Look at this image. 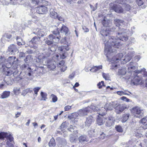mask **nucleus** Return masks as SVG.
Wrapping results in <instances>:
<instances>
[{"instance_id": "nucleus-1", "label": "nucleus", "mask_w": 147, "mask_h": 147, "mask_svg": "<svg viewBox=\"0 0 147 147\" xmlns=\"http://www.w3.org/2000/svg\"><path fill=\"white\" fill-rule=\"evenodd\" d=\"M114 22L116 26L117 27V29H118V32L116 33L117 38L114 36H110L109 41L111 45L118 47L120 44L121 40L125 41L127 40L128 38L126 34L125 30L124 28L119 27L122 26L124 21L122 20L116 19L114 20Z\"/></svg>"}, {"instance_id": "nucleus-2", "label": "nucleus", "mask_w": 147, "mask_h": 147, "mask_svg": "<svg viewBox=\"0 0 147 147\" xmlns=\"http://www.w3.org/2000/svg\"><path fill=\"white\" fill-rule=\"evenodd\" d=\"M100 33L102 36H105L106 37L105 38V39H103L105 45V54L106 55L108 59H110V56L111 54L115 52V51H116V49H118L119 48L120 44L118 46V47H114L113 45H110V42L109 41V38L110 36H113L109 35V31L107 29L101 30Z\"/></svg>"}, {"instance_id": "nucleus-3", "label": "nucleus", "mask_w": 147, "mask_h": 147, "mask_svg": "<svg viewBox=\"0 0 147 147\" xmlns=\"http://www.w3.org/2000/svg\"><path fill=\"white\" fill-rule=\"evenodd\" d=\"M60 42L64 45H66L65 46H61L58 48V50L60 51L61 53H62V55L61 56L62 58L64 59L66 57L65 55L66 51H68L69 49V46L70 43L67 41V40L65 38H62Z\"/></svg>"}, {"instance_id": "nucleus-4", "label": "nucleus", "mask_w": 147, "mask_h": 147, "mask_svg": "<svg viewBox=\"0 0 147 147\" xmlns=\"http://www.w3.org/2000/svg\"><path fill=\"white\" fill-rule=\"evenodd\" d=\"M59 40V38L58 36L52 34L49 35L47 39L44 40L46 44L53 47L55 45L54 43L58 42Z\"/></svg>"}, {"instance_id": "nucleus-5", "label": "nucleus", "mask_w": 147, "mask_h": 147, "mask_svg": "<svg viewBox=\"0 0 147 147\" xmlns=\"http://www.w3.org/2000/svg\"><path fill=\"white\" fill-rule=\"evenodd\" d=\"M128 106L125 104H119L117 103V105L115 107V111L117 114H120L125 109L128 108Z\"/></svg>"}, {"instance_id": "nucleus-6", "label": "nucleus", "mask_w": 147, "mask_h": 147, "mask_svg": "<svg viewBox=\"0 0 147 147\" xmlns=\"http://www.w3.org/2000/svg\"><path fill=\"white\" fill-rule=\"evenodd\" d=\"M132 112L134 116L136 117L140 118L142 117L143 113L142 110L140 108L138 107H134L132 110Z\"/></svg>"}, {"instance_id": "nucleus-7", "label": "nucleus", "mask_w": 147, "mask_h": 147, "mask_svg": "<svg viewBox=\"0 0 147 147\" xmlns=\"http://www.w3.org/2000/svg\"><path fill=\"white\" fill-rule=\"evenodd\" d=\"M140 71H138V72L136 71L133 72V74H135L134 78L131 79L132 82L134 85H138L140 83V81L141 80V77L137 75V73H140Z\"/></svg>"}, {"instance_id": "nucleus-8", "label": "nucleus", "mask_w": 147, "mask_h": 147, "mask_svg": "<svg viewBox=\"0 0 147 147\" xmlns=\"http://www.w3.org/2000/svg\"><path fill=\"white\" fill-rule=\"evenodd\" d=\"M34 10L36 11V13L40 14H44L48 11V8L45 6H41L35 8Z\"/></svg>"}, {"instance_id": "nucleus-9", "label": "nucleus", "mask_w": 147, "mask_h": 147, "mask_svg": "<svg viewBox=\"0 0 147 147\" xmlns=\"http://www.w3.org/2000/svg\"><path fill=\"white\" fill-rule=\"evenodd\" d=\"M57 49V46L55 45L54 47H51V48H49L45 52V56L43 57V58L44 59L45 57H49L51 55V53L56 51Z\"/></svg>"}, {"instance_id": "nucleus-10", "label": "nucleus", "mask_w": 147, "mask_h": 147, "mask_svg": "<svg viewBox=\"0 0 147 147\" xmlns=\"http://www.w3.org/2000/svg\"><path fill=\"white\" fill-rule=\"evenodd\" d=\"M134 51L129 52L127 55L125 56V58L122 59L123 61H121V62L123 64H124L129 61L131 59L132 57L134 55Z\"/></svg>"}, {"instance_id": "nucleus-11", "label": "nucleus", "mask_w": 147, "mask_h": 147, "mask_svg": "<svg viewBox=\"0 0 147 147\" xmlns=\"http://www.w3.org/2000/svg\"><path fill=\"white\" fill-rule=\"evenodd\" d=\"M18 51V49L16 46L14 44H12L9 47L7 53L9 54L13 55Z\"/></svg>"}, {"instance_id": "nucleus-12", "label": "nucleus", "mask_w": 147, "mask_h": 147, "mask_svg": "<svg viewBox=\"0 0 147 147\" xmlns=\"http://www.w3.org/2000/svg\"><path fill=\"white\" fill-rule=\"evenodd\" d=\"M4 138L7 139L11 142L13 141V138L11 134L8 135L7 133L3 132L0 133V139H3Z\"/></svg>"}, {"instance_id": "nucleus-13", "label": "nucleus", "mask_w": 147, "mask_h": 147, "mask_svg": "<svg viewBox=\"0 0 147 147\" xmlns=\"http://www.w3.org/2000/svg\"><path fill=\"white\" fill-rule=\"evenodd\" d=\"M59 28L61 27L59 30L60 32L63 34L67 35V34L69 32L68 28L61 23L59 24Z\"/></svg>"}, {"instance_id": "nucleus-14", "label": "nucleus", "mask_w": 147, "mask_h": 147, "mask_svg": "<svg viewBox=\"0 0 147 147\" xmlns=\"http://www.w3.org/2000/svg\"><path fill=\"white\" fill-rule=\"evenodd\" d=\"M16 59L15 57H9L8 58L7 60H6L5 64L6 68H10L12 65L13 61Z\"/></svg>"}, {"instance_id": "nucleus-15", "label": "nucleus", "mask_w": 147, "mask_h": 147, "mask_svg": "<svg viewBox=\"0 0 147 147\" xmlns=\"http://www.w3.org/2000/svg\"><path fill=\"white\" fill-rule=\"evenodd\" d=\"M6 60L4 57L1 56L0 57V69L5 71L6 65Z\"/></svg>"}, {"instance_id": "nucleus-16", "label": "nucleus", "mask_w": 147, "mask_h": 147, "mask_svg": "<svg viewBox=\"0 0 147 147\" xmlns=\"http://www.w3.org/2000/svg\"><path fill=\"white\" fill-rule=\"evenodd\" d=\"M90 108L88 107L85 109H81L78 111V112L80 117H82L87 115L88 113L89 112Z\"/></svg>"}, {"instance_id": "nucleus-17", "label": "nucleus", "mask_w": 147, "mask_h": 147, "mask_svg": "<svg viewBox=\"0 0 147 147\" xmlns=\"http://www.w3.org/2000/svg\"><path fill=\"white\" fill-rule=\"evenodd\" d=\"M117 105V102H112L109 104H106L105 107L107 110H112L114 108H115V106Z\"/></svg>"}, {"instance_id": "nucleus-18", "label": "nucleus", "mask_w": 147, "mask_h": 147, "mask_svg": "<svg viewBox=\"0 0 147 147\" xmlns=\"http://www.w3.org/2000/svg\"><path fill=\"white\" fill-rule=\"evenodd\" d=\"M56 61L52 59L51 60L48 61L47 62L48 67L51 70H53L56 67Z\"/></svg>"}, {"instance_id": "nucleus-19", "label": "nucleus", "mask_w": 147, "mask_h": 147, "mask_svg": "<svg viewBox=\"0 0 147 147\" xmlns=\"http://www.w3.org/2000/svg\"><path fill=\"white\" fill-rule=\"evenodd\" d=\"M123 57V54L122 53H119L116 56V57H114L112 58L111 60V62L112 63H117L118 62V61L120 60H122L121 58Z\"/></svg>"}, {"instance_id": "nucleus-20", "label": "nucleus", "mask_w": 147, "mask_h": 147, "mask_svg": "<svg viewBox=\"0 0 147 147\" xmlns=\"http://www.w3.org/2000/svg\"><path fill=\"white\" fill-rule=\"evenodd\" d=\"M34 33L36 35H38L42 37L46 35V34L42 30H41L39 28L34 30Z\"/></svg>"}, {"instance_id": "nucleus-21", "label": "nucleus", "mask_w": 147, "mask_h": 147, "mask_svg": "<svg viewBox=\"0 0 147 147\" xmlns=\"http://www.w3.org/2000/svg\"><path fill=\"white\" fill-rule=\"evenodd\" d=\"M115 121V119L113 117H109L106 123V125L109 127H111L114 124Z\"/></svg>"}, {"instance_id": "nucleus-22", "label": "nucleus", "mask_w": 147, "mask_h": 147, "mask_svg": "<svg viewBox=\"0 0 147 147\" xmlns=\"http://www.w3.org/2000/svg\"><path fill=\"white\" fill-rule=\"evenodd\" d=\"M113 9L118 13H121L123 12V10L121 7L118 5H114L113 7Z\"/></svg>"}, {"instance_id": "nucleus-23", "label": "nucleus", "mask_w": 147, "mask_h": 147, "mask_svg": "<svg viewBox=\"0 0 147 147\" xmlns=\"http://www.w3.org/2000/svg\"><path fill=\"white\" fill-rule=\"evenodd\" d=\"M64 61L62 60L57 65L58 67L61 68V71L62 72H64L67 68V67L64 65Z\"/></svg>"}, {"instance_id": "nucleus-24", "label": "nucleus", "mask_w": 147, "mask_h": 147, "mask_svg": "<svg viewBox=\"0 0 147 147\" xmlns=\"http://www.w3.org/2000/svg\"><path fill=\"white\" fill-rule=\"evenodd\" d=\"M92 121L93 117L92 116H89L86 118L85 122V125L87 127L90 126Z\"/></svg>"}, {"instance_id": "nucleus-25", "label": "nucleus", "mask_w": 147, "mask_h": 147, "mask_svg": "<svg viewBox=\"0 0 147 147\" xmlns=\"http://www.w3.org/2000/svg\"><path fill=\"white\" fill-rule=\"evenodd\" d=\"M126 72V69L124 67H121L119 69L118 72L117 73V75H124Z\"/></svg>"}, {"instance_id": "nucleus-26", "label": "nucleus", "mask_w": 147, "mask_h": 147, "mask_svg": "<svg viewBox=\"0 0 147 147\" xmlns=\"http://www.w3.org/2000/svg\"><path fill=\"white\" fill-rule=\"evenodd\" d=\"M102 65L95 66L92 67L90 69V71L92 72H96L98 71L100 69H102Z\"/></svg>"}, {"instance_id": "nucleus-27", "label": "nucleus", "mask_w": 147, "mask_h": 147, "mask_svg": "<svg viewBox=\"0 0 147 147\" xmlns=\"http://www.w3.org/2000/svg\"><path fill=\"white\" fill-rule=\"evenodd\" d=\"M99 113L98 114L101 116H103L105 115L107 113V110L105 107H102L100 109H99Z\"/></svg>"}, {"instance_id": "nucleus-28", "label": "nucleus", "mask_w": 147, "mask_h": 147, "mask_svg": "<svg viewBox=\"0 0 147 147\" xmlns=\"http://www.w3.org/2000/svg\"><path fill=\"white\" fill-rule=\"evenodd\" d=\"M130 116L129 113H125L123 114L122 117L121 121L122 122H125L128 119Z\"/></svg>"}, {"instance_id": "nucleus-29", "label": "nucleus", "mask_w": 147, "mask_h": 147, "mask_svg": "<svg viewBox=\"0 0 147 147\" xmlns=\"http://www.w3.org/2000/svg\"><path fill=\"white\" fill-rule=\"evenodd\" d=\"M10 94V92L6 91H4L1 95L0 98L2 99L7 98L9 96Z\"/></svg>"}, {"instance_id": "nucleus-30", "label": "nucleus", "mask_w": 147, "mask_h": 147, "mask_svg": "<svg viewBox=\"0 0 147 147\" xmlns=\"http://www.w3.org/2000/svg\"><path fill=\"white\" fill-rule=\"evenodd\" d=\"M105 122L103 117H100L98 116L97 120V123L100 125H102Z\"/></svg>"}, {"instance_id": "nucleus-31", "label": "nucleus", "mask_w": 147, "mask_h": 147, "mask_svg": "<svg viewBox=\"0 0 147 147\" xmlns=\"http://www.w3.org/2000/svg\"><path fill=\"white\" fill-rule=\"evenodd\" d=\"M40 38L39 37L34 36L32 38L31 41H30L29 42L32 43L33 44H36L39 41Z\"/></svg>"}, {"instance_id": "nucleus-32", "label": "nucleus", "mask_w": 147, "mask_h": 147, "mask_svg": "<svg viewBox=\"0 0 147 147\" xmlns=\"http://www.w3.org/2000/svg\"><path fill=\"white\" fill-rule=\"evenodd\" d=\"M79 140L81 143L88 141L86 136L84 135H82L79 137Z\"/></svg>"}, {"instance_id": "nucleus-33", "label": "nucleus", "mask_w": 147, "mask_h": 147, "mask_svg": "<svg viewBox=\"0 0 147 147\" xmlns=\"http://www.w3.org/2000/svg\"><path fill=\"white\" fill-rule=\"evenodd\" d=\"M70 140L72 143L76 142L78 140V137L77 136L71 135H70Z\"/></svg>"}, {"instance_id": "nucleus-34", "label": "nucleus", "mask_w": 147, "mask_h": 147, "mask_svg": "<svg viewBox=\"0 0 147 147\" xmlns=\"http://www.w3.org/2000/svg\"><path fill=\"white\" fill-rule=\"evenodd\" d=\"M16 39L17 41V44L18 45H24L25 44V42L21 38L18 37H17Z\"/></svg>"}, {"instance_id": "nucleus-35", "label": "nucleus", "mask_w": 147, "mask_h": 147, "mask_svg": "<svg viewBox=\"0 0 147 147\" xmlns=\"http://www.w3.org/2000/svg\"><path fill=\"white\" fill-rule=\"evenodd\" d=\"M70 116L71 117L70 119H79L80 117L78 112L72 113Z\"/></svg>"}, {"instance_id": "nucleus-36", "label": "nucleus", "mask_w": 147, "mask_h": 147, "mask_svg": "<svg viewBox=\"0 0 147 147\" xmlns=\"http://www.w3.org/2000/svg\"><path fill=\"white\" fill-rule=\"evenodd\" d=\"M50 15L52 18H56L57 17V13L53 10H50Z\"/></svg>"}, {"instance_id": "nucleus-37", "label": "nucleus", "mask_w": 147, "mask_h": 147, "mask_svg": "<svg viewBox=\"0 0 147 147\" xmlns=\"http://www.w3.org/2000/svg\"><path fill=\"white\" fill-rule=\"evenodd\" d=\"M125 92H129L130 94H131V93L129 91H127L126 90H125L123 92L122 91H118L117 92V94L120 96H122L123 95H129V94L126 93Z\"/></svg>"}, {"instance_id": "nucleus-38", "label": "nucleus", "mask_w": 147, "mask_h": 147, "mask_svg": "<svg viewBox=\"0 0 147 147\" xmlns=\"http://www.w3.org/2000/svg\"><path fill=\"white\" fill-rule=\"evenodd\" d=\"M7 75H10L12 74H13L14 75L15 74V69L10 68L9 69H7Z\"/></svg>"}, {"instance_id": "nucleus-39", "label": "nucleus", "mask_w": 147, "mask_h": 147, "mask_svg": "<svg viewBox=\"0 0 147 147\" xmlns=\"http://www.w3.org/2000/svg\"><path fill=\"white\" fill-rule=\"evenodd\" d=\"M49 146L50 147L55 146L56 145L55 140L54 138H52L50 140L49 143Z\"/></svg>"}, {"instance_id": "nucleus-40", "label": "nucleus", "mask_w": 147, "mask_h": 147, "mask_svg": "<svg viewBox=\"0 0 147 147\" xmlns=\"http://www.w3.org/2000/svg\"><path fill=\"white\" fill-rule=\"evenodd\" d=\"M116 130L119 132H122L123 131V130L121 126L119 125H116L115 127Z\"/></svg>"}, {"instance_id": "nucleus-41", "label": "nucleus", "mask_w": 147, "mask_h": 147, "mask_svg": "<svg viewBox=\"0 0 147 147\" xmlns=\"http://www.w3.org/2000/svg\"><path fill=\"white\" fill-rule=\"evenodd\" d=\"M102 76L105 79V80H109L110 78V76L109 74L102 73Z\"/></svg>"}, {"instance_id": "nucleus-42", "label": "nucleus", "mask_w": 147, "mask_h": 147, "mask_svg": "<svg viewBox=\"0 0 147 147\" xmlns=\"http://www.w3.org/2000/svg\"><path fill=\"white\" fill-rule=\"evenodd\" d=\"M51 98H52V102H55L57 100V96L54 94L51 95Z\"/></svg>"}, {"instance_id": "nucleus-43", "label": "nucleus", "mask_w": 147, "mask_h": 147, "mask_svg": "<svg viewBox=\"0 0 147 147\" xmlns=\"http://www.w3.org/2000/svg\"><path fill=\"white\" fill-rule=\"evenodd\" d=\"M140 145L142 147H147V139H144Z\"/></svg>"}, {"instance_id": "nucleus-44", "label": "nucleus", "mask_w": 147, "mask_h": 147, "mask_svg": "<svg viewBox=\"0 0 147 147\" xmlns=\"http://www.w3.org/2000/svg\"><path fill=\"white\" fill-rule=\"evenodd\" d=\"M90 108L89 109V112L91 110H93L94 111H98V109L97 107H96L95 106L93 105L91 106L90 107H89Z\"/></svg>"}, {"instance_id": "nucleus-45", "label": "nucleus", "mask_w": 147, "mask_h": 147, "mask_svg": "<svg viewBox=\"0 0 147 147\" xmlns=\"http://www.w3.org/2000/svg\"><path fill=\"white\" fill-rule=\"evenodd\" d=\"M59 51L60 53L62 55V53H61L60 51ZM62 55H59V54H56L54 56H53V59L54 60L56 61H57L58 60V58L60 56V57L62 58V57H61L62 56Z\"/></svg>"}, {"instance_id": "nucleus-46", "label": "nucleus", "mask_w": 147, "mask_h": 147, "mask_svg": "<svg viewBox=\"0 0 147 147\" xmlns=\"http://www.w3.org/2000/svg\"><path fill=\"white\" fill-rule=\"evenodd\" d=\"M31 58V56L30 55H27L24 59V61L26 63H28L30 61Z\"/></svg>"}, {"instance_id": "nucleus-47", "label": "nucleus", "mask_w": 147, "mask_h": 147, "mask_svg": "<svg viewBox=\"0 0 147 147\" xmlns=\"http://www.w3.org/2000/svg\"><path fill=\"white\" fill-rule=\"evenodd\" d=\"M67 129L68 130L70 131V132H73L74 134H76V133H78V131L77 130H74V129L72 125H71L70 126V127L68 128Z\"/></svg>"}, {"instance_id": "nucleus-48", "label": "nucleus", "mask_w": 147, "mask_h": 147, "mask_svg": "<svg viewBox=\"0 0 147 147\" xmlns=\"http://www.w3.org/2000/svg\"><path fill=\"white\" fill-rule=\"evenodd\" d=\"M41 95L42 96V98L44 99V100H46L47 99V94L46 93H44L43 92H41Z\"/></svg>"}, {"instance_id": "nucleus-49", "label": "nucleus", "mask_w": 147, "mask_h": 147, "mask_svg": "<svg viewBox=\"0 0 147 147\" xmlns=\"http://www.w3.org/2000/svg\"><path fill=\"white\" fill-rule=\"evenodd\" d=\"M13 91L14 93L16 94H19L20 92V88H14Z\"/></svg>"}, {"instance_id": "nucleus-50", "label": "nucleus", "mask_w": 147, "mask_h": 147, "mask_svg": "<svg viewBox=\"0 0 147 147\" xmlns=\"http://www.w3.org/2000/svg\"><path fill=\"white\" fill-rule=\"evenodd\" d=\"M11 35L10 34H5L4 35L3 37L2 38V40L5 39L6 38L8 39H9L11 38Z\"/></svg>"}, {"instance_id": "nucleus-51", "label": "nucleus", "mask_w": 147, "mask_h": 147, "mask_svg": "<svg viewBox=\"0 0 147 147\" xmlns=\"http://www.w3.org/2000/svg\"><path fill=\"white\" fill-rule=\"evenodd\" d=\"M32 92V89L31 88L26 89L23 91L24 93L26 94L27 93H31Z\"/></svg>"}, {"instance_id": "nucleus-52", "label": "nucleus", "mask_w": 147, "mask_h": 147, "mask_svg": "<svg viewBox=\"0 0 147 147\" xmlns=\"http://www.w3.org/2000/svg\"><path fill=\"white\" fill-rule=\"evenodd\" d=\"M40 89V88L39 87H36L34 88L33 90L34 91L35 94L36 95V96L37 95V92Z\"/></svg>"}, {"instance_id": "nucleus-53", "label": "nucleus", "mask_w": 147, "mask_h": 147, "mask_svg": "<svg viewBox=\"0 0 147 147\" xmlns=\"http://www.w3.org/2000/svg\"><path fill=\"white\" fill-rule=\"evenodd\" d=\"M141 122L144 125L147 123V117H145L142 119L141 120Z\"/></svg>"}, {"instance_id": "nucleus-54", "label": "nucleus", "mask_w": 147, "mask_h": 147, "mask_svg": "<svg viewBox=\"0 0 147 147\" xmlns=\"http://www.w3.org/2000/svg\"><path fill=\"white\" fill-rule=\"evenodd\" d=\"M97 86L98 88H101L102 86H104V82L103 81H101L97 84Z\"/></svg>"}, {"instance_id": "nucleus-55", "label": "nucleus", "mask_w": 147, "mask_h": 147, "mask_svg": "<svg viewBox=\"0 0 147 147\" xmlns=\"http://www.w3.org/2000/svg\"><path fill=\"white\" fill-rule=\"evenodd\" d=\"M112 66L111 68V69L112 70H114L115 69H117V64H112Z\"/></svg>"}, {"instance_id": "nucleus-56", "label": "nucleus", "mask_w": 147, "mask_h": 147, "mask_svg": "<svg viewBox=\"0 0 147 147\" xmlns=\"http://www.w3.org/2000/svg\"><path fill=\"white\" fill-rule=\"evenodd\" d=\"M18 63V59H16V58L13 61V62L12 63V65H13L15 66V67H17V64Z\"/></svg>"}, {"instance_id": "nucleus-57", "label": "nucleus", "mask_w": 147, "mask_h": 147, "mask_svg": "<svg viewBox=\"0 0 147 147\" xmlns=\"http://www.w3.org/2000/svg\"><path fill=\"white\" fill-rule=\"evenodd\" d=\"M106 135L102 133V134H101L99 137V138L100 140H102L104 139L105 137L106 136Z\"/></svg>"}, {"instance_id": "nucleus-58", "label": "nucleus", "mask_w": 147, "mask_h": 147, "mask_svg": "<svg viewBox=\"0 0 147 147\" xmlns=\"http://www.w3.org/2000/svg\"><path fill=\"white\" fill-rule=\"evenodd\" d=\"M102 24L104 26L107 27L108 26V24L107 22L104 19L102 22Z\"/></svg>"}, {"instance_id": "nucleus-59", "label": "nucleus", "mask_w": 147, "mask_h": 147, "mask_svg": "<svg viewBox=\"0 0 147 147\" xmlns=\"http://www.w3.org/2000/svg\"><path fill=\"white\" fill-rule=\"evenodd\" d=\"M136 2L139 6H140L143 4V2L141 0H136Z\"/></svg>"}, {"instance_id": "nucleus-60", "label": "nucleus", "mask_w": 147, "mask_h": 147, "mask_svg": "<svg viewBox=\"0 0 147 147\" xmlns=\"http://www.w3.org/2000/svg\"><path fill=\"white\" fill-rule=\"evenodd\" d=\"M127 0H117V3L121 4H124L126 2Z\"/></svg>"}, {"instance_id": "nucleus-61", "label": "nucleus", "mask_w": 147, "mask_h": 147, "mask_svg": "<svg viewBox=\"0 0 147 147\" xmlns=\"http://www.w3.org/2000/svg\"><path fill=\"white\" fill-rule=\"evenodd\" d=\"M121 99L124 101H126L127 102L130 101V100L125 96H123L121 98Z\"/></svg>"}, {"instance_id": "nucleus-62", "label": "nucleus", "mask_w": 147, "mask_h": 147, "mask_svg": "<svg viewBox=\"0 0 147 147\" xmlns=\"http://www.w3.org/2000/svg\"><path fill=\"white\" fill-rule=\"evenodd\" d=\"M27 64H23L20 66V68L22 70H24L26 68L27 66Z\"/></svg>"}, {"instance_id": "nucleus-63", "label": "nucleus", "mask_w": 147, "mask_h": 147, "mask_svg": "<svg viewBox=\"0 0 147 147\" xmlns=\"http://www.w3.org/2000/svg\"><path fill=\"white\" fill-rule=\"evenodd\" d=\"M71 108V106L69 105H67L65 107L64 109L65 111H68Z\"/></svg>"}, {"instance_id": "nucleus-64", "label": "nucleus", "mask_w": 147, "mask_h": 147, "mask_svg": "<svg viewBox=\"0 0 147 147\" xmlns=\"http://www.w3.org/2000/svg\"><path fill=\"white\" fill-rule=\"evenodd\" d=\"M128 68L130 71H131L134 69L135 66H129Z\"/></svg>"}]
</instances>
